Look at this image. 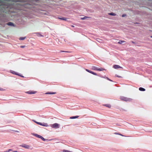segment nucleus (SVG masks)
Returning a JSON list of instances; mask_svg holds the SVG:
<instances>
[{
	"label": "nucleus",
	"instance_id": "5701e85b",
	"mask_svg": "<svg viewBox=\"0 0 152 152\" xmlns=\"http://www.w3.org/2000/svg\"><path fill=\"white\" fill-rule=\"evenodd\" d=\"M26 38V37H20L19 38L20 40H23Z\"/></svg>",
	"mask_w": 152,
	"mask_h": 152
},
{
	"label": "nucleus",
	"instance_id": "b1692460",
	"mask_svg": "<svg viewBox=\"0 0 152 152\" xmlns=\"http://www.w3.org/2000/svg\"><path fill=\"white\" fill-rule=\"evenodd\" d=\"M99 75H100V76H98L104 78L106 79V77H107L106 76H103L100 75V74H99Z\"/></svg>",
	"mask_w": 152,
	"mask_h": 152
},
{
	"label": "nucleus",
	"instance_id": "c03bdc74",
	"mask_svg": "<svg viewBox=\"0 0 152 152\" xmlns=\"http://www.w3.org/2000/svg\"><path fill=\"white\" fill-rule=\"evenodd\" d=\"M132 42L133 43H134V42Z\"/></svg>",
	"mask_w": 152,
	"mask_h": 152
},
{
	"label": "nucleus",
	"instance_id": "0eeeda50",
	"mask_svg": "<svg viewBox=\"0 0 152 152\" xmlns=\"http://www.w3.org/2000/svg\"><path fill=\"white\" fill-rule=\"evenodd\" d=\"M39 138L41 139L43 141H50L52 140V139L48 140L47 139H45L42 136H40H40Z\"/></svg>",
	"mask_w": 152,
	"mask_h": 152
},
{
	"label": "nucleus",
	"instance_id": "6ab92c4d",
	"mask_svg": "<svg viewBox=\"0 0 152 152\" xmlns=\"http://www.w3.org/2000/svg\"><path fill=\"white\" fill-rule=\"evenodd\" d=\"M105 70V69H103L102 68H98L97 69V71H102V70Z\"/></svg>",
	"mask_w": 152,
	"mask_h": 152
},
{
	"label": "nucleus",
	"instance_id": "7c9ffc66",
	"mask_svg": "<svg viewBox=\"0 0 152 152\" xmlns=\"http://www.w3.org/2000/svg\"><path fill=\"white\" fill-rule=\"evenodd\" d=\"M25 47V46L24 45H22V46H21L20 47L21 48H24Z\"/></svg>",
	"mask_w": 152,
	"mask_h": 152
},
{
	"label": "nucleus",
	"instance_id": "423d86ee",
	"mask_svg": "<svg viewBox=\"0 0 152 152\" xmlns=\"http://www.w3.org/2000/svg\"><path fill=\"white\" fill-rule=\"evenodd\" d=\"M113 67L115 69H117L119 68H123L120 66L117 65H114L113 66Z\"/></svg>",
	"mask_w": 152,
	"mask_h": 152
},
{
	"label": "nucleus",
	"instance_id": "2f4dec72",
	"mask_svg": "<svg viewBox=\"0 0 152 152\" xmlns=\"http://www.w3.org/2000/svg\"><path fill=\"white\" fill-rule=\"evenodd\" d=\"M34 121V122H35L37 124H38V122H37V121Z\"/></svg>",
	"mask_w": 152,
	"mask_h": 152
},
{
	"label": "nucleus",
	"instance_id": "2eb2a0df",
	"mask_svg": "<svg viewBox=\"0 0 152 152\" xmlns=\"http://www.w3.org/2000/svg\"><path fill=\"white\" fill-rule=\"evenodd\" d=\"M108 14L109 15H111V16H116V14H115V13L111 12L110 13H109Z\"/></svg>",
	"mask_w": 152,
	"mask_h": 152
},
{
	"label": "nucleus",
	"instance_id": "ea45409f",
	"mask_svg": "<svg viewBox=\"0 0 152 152\" xmlns=\"http://www.w3.org/2000/svg\"><path fill=\"white\" fill-rule=\"evenodd\" d=\"M2 89H2V88H0V90H1H1H2Z\"/></svg>",
	"mask_w": 152,
	"mask_h": 152
},
{
	"label": "nucleus",
	"instance_id": "58836bf2",
	"mask_svg": "<svg viewBox=\"0 0 152 152\" xmlns=\"http://www.w3.org/2000/svg\"><path fill=\"white\" fill-rule=\"evenodd\" d=\"M71 27H74V26L73 25H72L71 26Z\"/></svg>",
	"mask_w": 152,
	"mask_h": 152
},
{
	"label": "nucleus",
	"instance_id": "4468645a",
	"mask_svg": "<svg viewBox=\"0 0 152 152\" xmlns=\"http://www.w3.org/2000/svg\"><path fill=\"white\" fill-rule=\"evenodd\" d=\"M91 69L94 70H97L98 68L96 66H92L91 67Z\"/></svg>",
	"mask_w": 152,
	"mask_h": 152
},
{
	"label": "nucleus",
	"instance_id": "6e6552de",
	"mask_svg": "<svg viewBox=\"0 0 152 152\" xmlns=\"http://www.w3.org/2000/svg\"><path fill=\"white\" fill-rule=\"evenodd\" d=\"M20 146H21L22 147H23L26 148H28V146L27 145H26L25 144H23L22 145H20Z\"/></svg>",
	"mask_w": 152,
	"mask_h": 152
},
{
	"label": "nucleus",
	"instance_id": "c756f323",
	"mask_svg": "<svg viewBox=\"0 0 152 152\" xmlns=\"http://www.w3.org/2000/svg\"><path fill=\"white\" fill-rule=\"evenodd\" d=\"M115 76L116 77H119V78H121V76H118L117 75H115Z\"/></svg>",
	"mask_w": 152,
	"mask_h": 152
},
{
	"label": "nucleus",
	"instance_id": "473e14b6",
	"mask_svg": "<svg viewBox=\"0 0 152 152\" xmlns=\"http://www.w3.org/2000/svg\"><path fill=\"white\" fill-rule=\"evenodd\" d=\"M13 152H18V151H13Z\"/></svg>",
	"mask_w": 152,
	"mask_h": 152
},
{
	"label": "nucleus",
	"instance_id": "a878e982",
	"mask_svg": "<svg viewBox=\"0 0 152 152\" xmlns=\"http://www.w3.org/2000/svg\"><path fill=\"white\" fill-rule=\"evenodd\" d=\"M106 79L110 81L113 82V81L112 80L110 79L108 77H106Z\"/></svg>",
	"mask_w": 152,
	"mask_h": 152
},
{
	"label": "nucleus",
	"instance_id": "39448f33",
	"mask_svg": "<svg viewBox=\"0 0 152 152\" xmlns=\"http://www.w3.org/2000/svg\"><path fill=\"white\" fill-rule=\"evenodd\" d=\"M38 124L44 126H48V124L47 123H45L44 122L43 123H41L38 122Z\"/></svg>",
	"mask_w": 152,
	"mask_h": 152
},
{
	"label": "nucleus",
	"instance_id": "393cba45",
	"mask_svg": "<svg viewBox=\"0 0 152 152\" xmlns=\"http://www.w3.org/2000/svg\"><path fill=\"white\" fill-rule=\"evenodd\" d=\"M114 134H118V135H120L121 136H124V135H122V134H120L118 133V132H115L114 133Z\"/></svg>",
	"mask_w": 152,
	"mask_h": 152
},
{
	"label": "nucleus",
	"instance_id": "cd10ccee",
	"mask_svg": "<svg viewBox=\"0 0 152 152\" xmlns=\"http://www.w3.org/2000/svg\"><path fill=\"white\" fill-rule=\"evenodd\" d=\"M69 151L66 150H63V152H69Z\"/></svg>",
	"mask_w": 152,
	"mask_h": 152
},
{
	"label": "nucleus",
	"instance_id": "bb28decb",
	"mask_svg": "<svg viewBox=\"0 0 152 152\" xmlns=\"http://www.w3.org/2000/svg\"><path fill=\"white\" fill-rule=\"evenodd\" d=\"M60 52H66V53H70L71 52H69V51H62V50H61L60 51Z\"/></svg>",
	"mask_w": 152,
	"mask_h": 152
},
{
	"label": "nucleus",
	"instance_id": "dca6fc26",
	"mask_svg": "<svg viewBox=\"0 0 152 152\" xmlns=\"http://www.w3.org/2000/svg\"><path fill=\"white\" fill-rule=\"evenodd\" d=\"M104 105V106L107 107L109 108H110L111 107V105L109 104H105Z\"/></svg>",
	"mask_w": 152,
	"mask_h": 152
},
{
	"label": "nucleus",
	"instance_id": "c85d7f7f",
	"mask_svg": "<svg viewBox=\"0 0 152 152\" xmlns=\"http://www.w3.org/2000/svg\"><path fill=\"white\" fill-rule=\"evenodd\" d=\"M126 14H124L122 15V17H124L126 16Z\"/></svg>",
	"mask_w": 152,
	"mask_h": 152
},
{
	"label": "nucleus",
	"instance_id": "4c0bfd02",
	"mask_svg": "<svg viewBox=\"0 0 152 152\" xmlns=\"http://www.w3.org/2000/svg\"><path fill=\"white\" fill-rule=\"evenodd\" d=\"M26 93L28 94V91L26 92Z\"/></svg>",
	"mask_w": 152,
	"mask_h": 152
},
{
	"label": "nucleus",
	"instance_id": "9b49d317",
	"mask_svg": "<svg viewBox=\"0 0 152 152\" xmlns=\"http://www.w3.org/2000/svg\"><path fill=\"white\" fill-rule=\"evenodd\" d=\"M37 92V91H29V94H34Z\"/></svg>",
	"mask_w": 152,
	"mask_h": 152
},
{
	"label": "nucleus",
	"instance_id": "72a5a7b5",
	"mask_svg": "<svg viewBox=\"0 0 152 152\" xmlns=\"http://www.w3.org/2000/svg\"><path fill=\"white\" fill-rule=\"evenodd\" d=\"M34 0L36 2H38V1H39V0Z\"/></svg>",
	"mask_w": 152,
	"mask_h": 152
},
{
	"label": "nucleus",
	"instance_id": "f704fd0d",
	"mask_svg": "<svg viewBox=\"0 0 152 152\" xmlns=\"http://www.w3.org/2000/svg\"><path fill=\"white\" fill-rule=\"evenodd\" d=\"M136 23L137 24H139V23L138 22H136V23Z\"/></svg>",
	"mask_w": 152,
	"mask_h": 152
},
{
	"label": "nucleus",
	"instance_id": "f03ea898",
	"mask_svg": "<svg viewBox=\"0 0 152 152\" xmlns=\"http://www.w3.org/2000/svg\"><path fill=\"white\" fill-rule=\"evenodd\" d=\"M60 125L57 123H55V124H51L50 125V126L53 128L57 129L58 128L60 127Z\"/></svg>",
	"mask_w": 152,
	"mask_h": 152
},
{
	"label": "nucleus",
	"instance_id": "c9c22d12",
	"mask_svg": "<svg viewBox=\"0 0 152 152\" xmlns=\"http://www.w3.org/2000/svg\"><path fill=\"white\" fill-rule=\"evenodd\" d=\"M121 110L124 111H126V110H125L124 109H121Z\"/></svg>",
	"mask_w": 152,
	"mask_h": 152
},
{
	"label": "nucleus",
	"instance_id": "f8f14e48",
	"mask_svg": "<svg viewBox=\"0 0 152 152\" xmlns=\"http://www.w3.org/2000/svg\"><path fill=\"white\" fill-rule=\"evenodd\" d=\"M56 94V92H48L46 93L45 94Z\"/></svg>",
	"mask_w": 152,
	"mask_h": 152
},
{
	"label": "nucleus",
	"instance_id": "79ce46f5",
	"mask_svg": "<svg viewBox=\"0 0 152 152\" xmlns=\"http://www.w3.org/2000/svg\"><path fill=\"white\" fill-rule=\"evenodd\" d=\"M69 152H72L69 151Z\"/></svg>",
	"mask_w": 152,
	"mask_h": 152
},
{
	"label": "nucleus",
	"instance_id": "ddd939ff",
	"mask_svg": "<svg viewBox=\"0 0 152 152\" xmlns=\"http://www.w3.org/2000/svg\"><path fill=\"white\" fill-rule=\"evenodd\" d=\"M31 134L34 136H35L36 137L38 138H39V137L40 136V135H38L37 134L31 133Z\"/></svg>",
	"mask_w": 152,
	"mask_h": 152
},
{
	"label": "nucleus",
	"instance_id": "e433bc0d",
	"mask_svg": "<svg viewBox=\"0 0 152 152\" xmlns=\"http://www.w3.org/2000/svg\"><path fill=\"white\" fill-rule=\"evenodd\" d=\"M29 149H32V148H31L30 147V146H29Z\"/></svg>",
	"mask_w": 152,
	"mask_h": 152
},
{
	"label": "nucleus",
	"instance_id": "412c9836",
	"mask_svg": "<svg viewBox=\"0 0 152 152\" xmlns=\"http://www.w3.org/2000/svg\"><path fill=\"white\" fill-rule=\"evenodd\" d=\"M36 34L38 37H39L42 36L39 33H37Z\"/></svg>",
	"mask_w": 152,
	"mask_h": 152
},
{
	"label": "nucleus",
	"instance_id": "a19ab883",
	"mask_svg": "<svg viewBox=\"0 0 152 152\" xmlns=\"http://www.w3.org/2000/svg\"><path fill=\"white\" fill-rule=\"evenodd\" d=\"M31 44L32 46L33 45V44L32 43Z\"/></svg>",
	"mask_w": 152,
	"mask_h": 152
},
{
	"label": "nucleus",
	"instance_id": "f257e3e1",
	"mask_svg": "<svg viewBox=\"0 0 152 152\" xmlns=\"http://www.w3.org/2000/svg\"><path fill=\"white\" fill-rule=\"evenodd\" d=\"M120 98L121 100L126 102H131L132 100V99L131 98H128L123 96H121Z\"/></svg>",
	"mask_w": 152,
	"mask_h": 152
},
{
	"label": "nucleus",
	"instance_id": "aec40b11",
	"mask_svg": "<svg viewBox=\"0 0 152 152\" xmlns=\"http://www.w3.org/2000/svg\"><path fill=\"white\" fill-rule=\"evenodd\" d=\"M88 18H89V17H88L85 16L84 17L81 18V19L82 20H84Z\"/></svg>",
	"mask_w": 152,
	"mask_h": 152
},
{
	"label": "nucleus",
	"instance_id": "37998d69",
	"mask_svg": "<svg viewBox=\"0 0 152 152\" xmlns=\"http://www.w3.org/2000/svg\"><path fill=\"white\" fill-rule=\"evenodd\" d=\"M151 38H152V35L150 36Z\"/></svg>",
	"mask_w": 152,
	"mask_h": 152
},
{
	"label": "nucleus",
	"instance_id": "7ed1b4c3",
	"mask_svg": "<svg viewBox=\"0 0 152 152\" xmlns=\"http://www.w3.org/2000/svg\"><path fill=\"white\" fill-rule=\"evenodd\" d=\"M86 71L94 75H97V76H100V75H99L97 74L96 73L93 72H92L91 70H90L88 69H86Z\"/></svg>",
	"mask_w": 152,
	"mask_h": 152
},
{
	"label": "nucleus",
	"instance_id": "a211bd4d",
	"mask_svg": "<svg viewBox=\"0 0 152 152\" xmlns=\"http://www.w3.org/2000/svg\"><path fill=\"white\" fill-rule=\"evenodd\" d=\"M79 117V116H74L71 117L70 118V119H75L76 118H77Z\"/></svg>",
	"mask_w": 152,
	"mask_h": 152
},
{
	"label": "nucleus",
	"instance_id": "1a4fd4ad",
	"mask_svg": "<svg viewBox=\"0 0 152 152\" xmlns=\"http://www.w3.org/2000/svg\"><path fill=\"white\" fill-rule=\"evenodd\" d=\"M58 18L62 20H64L65 21H66L67 19H68L67 18L62 17H58Z\"/></svg>",
	"mask_w": 152,
	"mask_h": 152
},
{
	"label": "nucleus",
	"instance_id": "4be33fe9",
	"mask_svg": "<svg viewBox=\"0 0 152 152\" xmlns=\"http://www.w3.org/2000/svg\"><path fill=\"white\" fill-rule=\"evenodd\" d=\"M125 41H123V40H120L118 42V43L120 44H121L123 42H124Z\"/></svg>",
	"mask_w": 152,
	"mask_h": 152
},
{
	"label": "nucleus",
	"instance_id": "9d476101",
	"mask_svg": "<svg viewBox=\"0 0 152 152\" xmlns=\"http://www.w3.org/2000/svg\"><path fill=\"white\" fill-rule=\"evenodd\" d=\"M7 24L9 26H12L14 27L15 26V25L14 24L11 22H9L7 23Z\"/></svg>",
	"mask_w": 152,
	"mask_h": 152
},
{
	"label": "nucleus",
	"instance_id": "f3484780",
	"mask_svg": "<svg viewBox=\"0 0 152 152\" xmlns=\"http://www.w3.org/2000/svg\"><path fill=\"white\" fill-rule=\"evenodd\" d=\"M139 90L140 91H145V89L143 88L140 87L139 88Z\"/></svg>",
	"mask_w": 152,
	"mask_h": 152
},
{
	"label": "nucleus",
	"instance_id": "20e7f679",
	"mask_svg": "<svg viewBox=\"0 0 152 152\" xmlns=\"http://www.w3.org/2000/svg\"><path fill=\"white\" fill-rule=\"evenodd\" d=\"M10 72L13 74H14V75H18V76H20V77H24L23 76H22V75H20L17 72H15L14 71H13V70H10Z\"/></svg>",
	"mask_w": 152,
	"mask_h": 152
}]
</instances>
